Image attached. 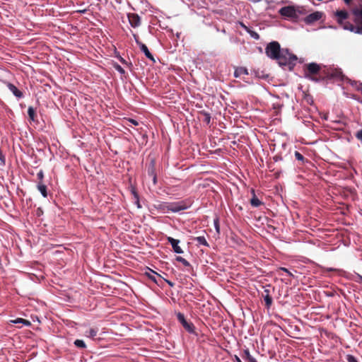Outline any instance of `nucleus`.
Masks as SVG:
<instances>
[{
	"label": "nucleus",
	"mask_w": 362,
	"mask_h": 362,
	"mask_svg": "<svg viewBox=\"0 0 362 362\" xmlns=\"http://www.w3.org/2000/svg\"><path fill=\"white\" fill-rule=\"evenodd\" d=\"M354 15V23H344V21L348 18V13L346 11H337L335 16L337 18V22L343 27L344 30H348L358 34H362V5L360 8H355L353 11Z\"/></svg>",
	"instance_id": "nucleus-1"
},
{
	"label": "nucleus",
	"mask_w": 362,
	"mask_h": 362,
	"mask_svg": "<svg viewBox=\"0 0 362 362\" xmlns=\"http://www.w3.org/2000/svg\"><path fill=\"white\" fill-rule=\"evenodd\" d=\"M279 13L284 18L296 21L300 16L305 14L303 8L298 6H284L279 10Z\"/></svg>",
	"instance_id": "nucleus-2"
},
{
	"label": "nucleus",
	"mask_w": 362,
	"mask_h": 362,
	"mask_svg": "<svg viewBox=\"0 0 362 362\" xmlns=\"http://www.w3.org/2000/svg\"><path fill=\"white\" fill-rule=\"evenodd\" d=\"M296 60L297 57L289 52L287 49H282L277 58L278 63L281 66L294 64Z\"/></svg>",
	"instance_id": "nucleus-3"
},
{
	"label": "nucleus",
	"mask_w": 362,
	"mask_h": 362,
	"mask_svg": "<svg viewBox=\"0 0 362 362\" xmlns=\"http://www.w3.org/2000/svg\"><path fill=\"white\" fill-rule=\"evenodd\" d=\"M281 49L279 43L274 41L267 45L265 52L268 57L277 60Z\"/></svg>",
	"instance_id": "nucleus-4"
},
{
	"label": "nucleus",
	"mask_w": 362,
	"mask_h": 362,
	"mask_svg": "<svg viewBox=\"0 0 362 362\" xmlns=\"http://www.w3.org/2000/svg\"><path fill=\"white\" fill-rule=\"evenodd\" d=\"M186 209L187 206L182 203H166L163 204V210L167 211L179 212Z\"/></svg>",
	"instance_id": "nucleus-5"
},
{
	"label": "nucleus",
	"mask_w": 362,
	"mask_h": 362,
	"mask_svg": "<svg viewBox=\"0 0 362 362\" xmlns=\"http://www.w3.org/2000/svg\"><path fill=\"white\" fill-rule=\"evenodd\" d=\"M323 16V13L320 11H315L314 13H312L310 14H309L308 16H307L305 18H304V22L306 23V24H312L319 20L321 19V18Z\"/></svg>",
	"instance_id": "nucleus-6"
},
{
	"label": "nucleus",
	"mask_w": 362,
	"mask_h": 362,
	"mask_svg": "<svg viewBox=\"0 0 362 362\" xmlns=\"http://www.w3.org/2000/svg\"><path fill=\"white\" fill-rule=\"evenodd\" d=\"M177 317L178 320L182 323V325H183L186 330L191 333L194 332L193 325L186 321L184 315H182V313H178Z\"/></svg>",
	"instance_id": "nucleus-7"
},
{
	"label": "nucleus",
	"mask_w": 362,
	"mask_h": 362,
	"mask_svg": "<svg viewBox=\"0 0 362 362\" xmlns=\"http://www.w3.org/2000/svg\"><path fill=\"white\" fill-rule=\"evenodd\" d=\"M130 25L134 27H138L140 25V18L137 14L129 13L127 16Z\"/></svg>",
	"instance_id": "nucleus-8"
},
{
	"label": "nucleus",
	"mask_w": 362,
	"mask_h": 362,
	"mask_svg": "<svg viewBox=\"0 0 362 362\" xmlns=\"http://www.w3.org/2000/svg\"><path fill=\"white\" fill-rule=\"evenodd\" d=\"M168 240L171 244L175 252L178 253V254H181L183 252L181 247L178 245V244L180 243V241L178 240H176L171 237H168Z\"/></svg>",
	"instance_id": "nucleus-9"
},
{
	"label": "nucleus",
	"mask_w": 362,
	"mask_h": 362,
	"mask_svg": "<svg viewBox=\"0 0 362 362\" xmlns=\"http://www.w3.org/2000/svg\"><path fill=\"white\" fill-rule=\"evenodd\" d=\"M240 25L247 32L250 34V35L255 39V40H258L259 38V35L257 34V33H256L255 31L251 30L250 28H248L247 26H246L245 25H244L243 23H240Z\"/></svg>",
	"instance_id": "nucleus-10"
},
{
	"label": "nucleus",
	"mask_w": 362,
	"mask_h": 362,
	"mask_svg": "<svg viewBox=\"0 0 362 362\" xmlns=\"http://www.w3.org/2000/svg\"><path fill=\"white\" fill-rule=\"evenodd\" d=\"M136 42L139 45L141 50L145 54L146 57L153 61V57L148 49V47L144 44L139 42L138 40H136Z\"/></svg>",
	"instance_id": "nucleus-11"
},
{
	"label": "nucleus",
	"mask_w": 362,
	"mask_h": 362,
	"mask_svg": "<svg viewBox=\"0 0 362 362\" xmlns=\"http://www.w3.org/2000/svg\"><path fill=\"white\" fill-rule=\"evenodd\" d=\"M307 69L310 74H317L320 71V66L316 63H310L307 65Z\"/></svg>",
	"instance_id": "nucleus-12"
},
{
	"label": "nucleus",
	"mask_w": 362,
	"mask_h": 362,
	"mask_svg": "<svg viewBox=\"0 0 362 362\" xmlns=\"http://www.w3.org/2000/svg\"><path fill=\"white\" fill-rule=\"evenodd\" d=\"M7 87L9 89V90L11 92H12L13 94L16 97H17L18 98L22 97V95H23L22 93L14 85H13L11 83H8L7 84Z\"/></svg>",
	"instance_id": "nucleus-13"
},
{
	"label": "nucleus",
	"mask_w": 362,
	"mask_h": 362,
	"mask_svg": "<svg viewBox=\"0 0 362 362\" xmlns=\"http://www.w3.org/2000/svg\"><path fill=\"white\" fill-rule=\"evenodd\" d=\"M247 69L245 67H238L235 70L234 76L235 77H240L243 75H247Z\"/></svg>",
	"instance_id": "nucleus-14"
},
{
	"label": "nucleus",
	"mask_w": 362,
	"mask_h": 362,
	"mask_svg": "<svg viewBox=\"0 0 362 362\" xmlns=\"http://www.w3.org/2000/svg\"><path fill=\"white\" fill-rule=\"evenodd\" d=\"M251 205L257 207L262 204L261 201L254 194L250 200Z\"/></svg>",
	"instance_id": "nucleus-15"
},
{
	"label": "nucleus",
	"mask_w": 362,
	"mask_h": 362,
	"mask_svg": "<svg viewBox=\"0 0 362 362\" xmlns=\"http://www.w3.org/2000/svg\"><path fill=\"white\" fill-rule=\"evenodd\" d=\"M11 322L13 324L22 323L25 326L30 325V322L28 320H24L23 318H17L16 320H11Z\"/></svg>",
	"instance_id": "nucleus-16"
},
{
	"label": "nucleus",
	"mask_w": 362,
	"mask_h": 362,
	"mask_svg": "<svg viewBox=\"0 0 362 362\" xmlns=\"http://www.w3.org/2000/svg\"><path fill=\"white\" fill-rule=\"evenodd\" d=\"M37 188H38V190L42 194V195L44 197H47V188H46V186L44 185H40H40H38Z\"/></svg>",
	"instance_id": "nucleus-17"
},
{
	"label": "nucleus",
	"mask_w": 362,
	"mask_h": 362,
	"mask_svg": "<svg viewBox=\"0 0 362 362\" xmlns=\"http://www.w3.org/2000/svg\"><path fill=\"white\" fill-rule=\"evenodd\" d=\"M196 240L197 241V243L200 245H206V246H208V243L205 239L204 237L203 236H199V237H197L196 238Z\"/></svg>",
	"instance_id": "nucleus-18"
},
{
	"label": "nucleus",
	"mask_w": 362,
	"mask_h": 362,
	"mask_svg": "<svg viewBox=\"0 0 362 362\" xmlns=\"http://www.w3.org/2000/svg\"><path fill=\"white\" fill-rule=\"evenodd\" d=\"M96 334H97V330H95V329H90L89 330H88L86 332V335L88 337H94L95 336H96Z\"/></svg>",
	"instance_id": "nucleus-19"
},
{
	"label": "nucleus",
	"mask_w": 362,
	"mask_h": 362,
	"mask_svg": "<svg viewBox=\"0 0 362 362\" xmlns=\"http://www.w3.org/2000/svg\"><path fill=\"white\" fill-rule=\"evenodd\" d=\"M74 344H75L77 347H80V348H85V347H86L85 342H84L83 340L76 339V340L74 341Z\"/></svg>",
	"instance_id": "nucleus-20"
},
{
	"label": "nucleus",
	"mask_w": 362,
	"mask_h": 362,
	"mask_svg": "<svg viewBox=\"0 0 362 362\" xmlns=\"http://www.w3.org/2000/svg\"><path fill=\"white\" fill-rule=\"evenodd\" d=\"M214 225L215 227V229L216 230V233L219 234L220 233V226H219V220L218 218H216L214 221Z\"/></svg>",
	"instance_id": "nucleus-21"
},
{
	"label": "nucleus",
	"mask_w": 362,
	"mask_h": 362,
	"mask_svg": "<svg viewBox=\"0 0 362 362\" xmlns=\"http://www.w3.org/2000/svg\"><path fill=\"white\" fill-rule=\"evenodd\" d=\"M244 354L250 362H256V360L250 354L248 350H245Z\"/></svg>",
	"instance_id": "nucleus-22"
},
{
	"label": "nucleus",
	"mask_w": 362,
	"mask_h": 362,
	"mask_svg": "<svg viewBox=\"0 0 362 362\" xmlns=\"http://www.w3.org/2000/svg\"><path fill=\"white\" fill-rule=\"evenodd\" d=\"M176 260L182 263L185 266H188L189 264V262L182 257H177Z\"/></svg>",
	"instance_id": "nucleus-23"
},
{
	"label": "nucleus",
	"mask_w": 362,
	"mask_h": 362,
	"mask_svg": "<svg viewBox=\"0 0 362 362\" xmlns=\"http://www.w3.org/2000/svg\"><path fill=\"white\" fill-rule=\"evenodd\" d=\"M28 113L29 117L32 120H34L35 110L33 107H30L28 110Z\"/></svg>",
	"instance_id": "nucleus-24"
},
{
	"label": "nucleus",
	"mask_w": 362,
	"mask_h": 362,
	"mask_svg": "<svg viewBox=\"0 0 362 362\" xmlns=\"http://www.w3.org/2000/svg\"><path fill=\"white\" fill-rule=\"evenodd\" d=\"M346 361H347V362H358L356 358L352 355H347Z\"/></svg>",
	"instance_id": "nucleus-25"
},
{
	"label": "nucleus",
	"mask_w": 362,
	"mask_h": 362,
	"mask_svg": "<svg viewBox=\"0 0 362 362\" xmlns=\"http://www.w3.org/2000/svg\"><path fill=\"white\" fill-rule=\"evenodd\" d=\"M264 300L268 306H269L272 303V298L267 295L264 298Z\"/></svg>",
	"instance_id": "nucleus-26"
},
{
	"label": "nucleus",
	"mask_w": 362,
	"mask_h": 362,
	"mask_svg": "<svg viewBox=\"0 0 362 362\" xmlns=\"http://www.w3.org/2000/svg\"><path fill=\"white\" fill-rule=\"evenodd\" d=\"M295 156L297 160H302L303 159V156L299 152L296 151L295 153Z\"/></svg>",
	"instance_id": "nucleus-27"
},
{
	"label": "nucleus",
	"mask_w": 362,
	"mask_h": 362,
	"mask_svg": "<svg viewBox=\"0 0 362 362\" xmlns=\"http://www.w3.org/2000/svg\"><path fill=\"white\" fill-rule=\"evenodd\" d=\"M115 69L121 74H124V70L123 69L122 67H121V66L119 65H116L115 66Z\"/></svg>",
	"instance_id": "nucleus-28"
},
{
	"label": "nucleus",
	"mask_w": 362,
	"mask_h": 362,
	"mask_svg": "<svg viewBox=\"0 0 362 362\" xmlns=\"http://www.w3.org/2000/svg\"><path fill=\"white\" fill-rule=\"evenodd\" d=\"M356 136L358 139L362 140V129L356 133Z\"/></svg>",
	"instance_id": "nucleus-29"
},
{
	"label": "nucleus",
	"mask_w": 362,
	"mask_h": 362,
	"mask_svg": "<svg viewBox=\"0 0 362 362\" xmlns=\"http://www.w3.org/2000/svg\"><path fill=\"white\" fill-rule=\"evenodd\" d=\"M129 122H131L132 124H133L134 125H136V126L138 125V124H139L137 121L132 119H129Z\"/></svg>",
	"instance_id": "nucleus-30"
},
{
	"label": "nucleus",
	"mask_w": 362,
	"mask_h": 362,
	"mask_svg": "<svg viewBox=\"0 0 362 362\" xmlns=\"http://www.w3.org/2000/svg\"><path fill=\"white\" fill-rule=\"evenodd\" d=\"M37 177L40 178V179H42L43 177V173L42 171H40L38 173H37Z\"/></svg>",
	"instance_id": "nucleus-31"
},
{
	"label": "nucleus",
	"mask_w": 362,
	"mask_h": 362,
	"mask_svg": "<svg viewBox=\"0 0 362 362\" xmlns=\"http://www.w3.org/2000/svg\"><path fill=\"white\" fill-rule=\"evenodd\" d=\"M281 270H283V271H284V272H287L288 274H290V275H291V273L288 271V269H286V268H281Z\"/></svg>",
	"instance_id": "nucleus-32"
},
{
	"label": "nucleus",
	"mask_w": 362,
	"mask_h": 362,
	"mask_svg": "<svg viewBox=\"0 0 362 362\" xmlns=\"http://www.w3.org/2000/svg\"><path fill=\"white\" fill-rule=\"evenodd\" d=\"M357 89L361 90L362 91V83L359 84V87H358Z\"/></svg>",
	"instance_id": "nucleus-33"
},
{
	"label": "nucleus",
	"mask_w": 362,
	"mask_h": 362,
	"mask_svg": "<svg viewBox=\"0 0 362 362\" xmlns=\"http://www.w3.org/2000/svg\"><path fill=\"white\" fill-rule=\"evenodd\" d=\"M235 361L237 362H241L240 359L238 356H235Z\"/></svg>",
	"instance_id": "nucleus-34"
},
{
	"label": "nucleus",
	"mask_w": 362,
	"mask_h": 362,
	"mask_svg": "<svg viewBox=\"0 0 362 362\" xmlns=\"http://www.w3.org/2000/svg\"><path fill=\"white\" fill-rule=\"evenodd\" d=\"M346 4H349L351 0H344Z\"/></svg>",
	"instance_id": "nucleus-35"
},
{
	"label": "nucleus",
	"mask_w": 362,
	"mask_h": 362,
	"mask_svg": "<svg viewBox=\"0 0 362 362\" xmlns=\"http://www.w3.org/2000/svg\"><path fill=\"white\" fill-rule=\"evenodd\" d=\"M0 160H1L3 163L4 162V158H3V157H2V156H1V155H0Z\"/></svg>",
	"instance_id": "nucleus-36"
},
{
	"label": "nucleus",
	"mask_w": 362,
	"mask_h": 362,
	"mask_svg": "<svg viewBox=\"0 0 362 362\" xmlns=\"http://www.w3.org/2000/svg\"><path fill=\"white\" fill-rule=\"evenodd\" d=\"M360 282L362 283V276H359Z\"/></svg>",
	"instance_id": "nucleus-37"
},
{
	"label": "nucleus",
	"mask_w": 362,
	"mask_h": 362,
	"mask_svg": "<svg viewBox=\"0 0 362 362\" xmlns=\"http://www.w3.org/2000/svg\"><path fill=\"white\" fill-rule=\"evenodd\" d=\"M149 277H150V279H153L154 281H156V279H154V277H153L152 276H150V275H149Z\"/></svg>",
	"instance_id": "nucleus-38"
}]
</instances>
